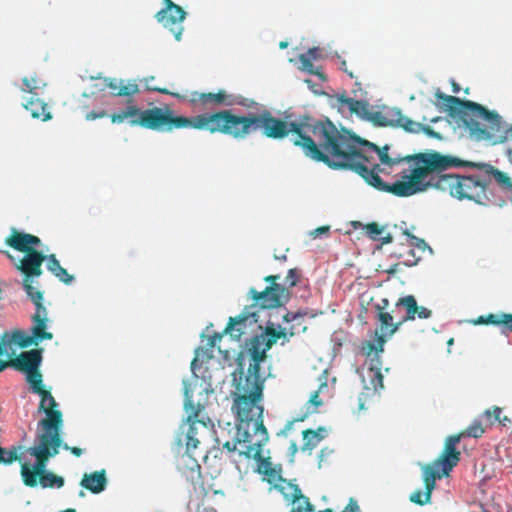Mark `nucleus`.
<instances>
[{
  "instance_id": "c9c22d12",
  "label": "nucleus",
  "mask_w": 512,
  "mask_h": 512,
  "mask_svg": "<svg viewBox=\"0 0 512 512\" xmlns=\"http://www.w3.org/2000/svg\"><path fill=\"white\" fill-rule=\"evenodd\" d=\"M340 102L346 105L353 113L360 114L367 110V103L362 100H356L350 97H342Z\"/></svg>"
},
{
  "instance_id": "2eb2a0df",
  "label": "nucleus",
  "mask_w": 512,
  "mask_h": 512,
  "mask_svg": "<svg viewBox=\"0 0 512 512\" xmlns=\"http://www.w3.org/2000/svg\"><path fill=\"white\" fill-rule=\"evenodd\" d=\"M41 396L39 411L44 412L46 417L39 421L38 427L42 429L40 433H59L63 424L62 412L55 409L57 402L50 391L45 390L39 394Z\"/></svg>"
},
{
  "instance_id": "37998d69",
  "label": "nucleus",
  "mask_w": 512,
  "mask_h": 512,
  "mask_svg": "<svg viewBox=\"0 0 512 512\" xmlns=\"http://www.w3.org/2000/svg\"><path fill=\"white\" fill-rule=\"evenodd\" d=\"M151 80H154L153 76L152 77H146V78H143L141 80V82H143L145 84L146 90L154 91V92H159V93L167 94V95H172V96H175V97H180L178 94L172 93V92H170L166 88H161V87H158V86L150 85V81Z\"/></svg>"
},
{
  "instance_id": "774afa93",
  "label": "nucleus",
  "mask_w": 512,
  "mask_h": 512,
  "mask_svg": "<svg viewBox=\"0 0 512 512\" xmlns=\"http://www.w3.org/2000/svg\"><path fill=\"white\" fill-rule=\"evenodd\" d=\"M274 258H275L276 260H281V261H286V259H287V257H286V255H285V254H283V255H277V254H274Z\"/></svg>"
},
{
  "instance_id": "a878e982",
  "label": "nucleus",
  "mask_w": 512,
  "mask_h": 512,
  "mask_svg": "<svg viewBox=\"0 0 512 512\" xmlns=\"http://www.w3.org/2000/svg\"><path fill=\"white\" fill-rule=\"evenodd\" d=\"M24 108L30 112L34 119L48 121L52 118V114L48 109L47 103L40 98H35V95H32L30 100L24 104Z\"/></svg>"
},
{
  "instance_id": "7c9ffc66",
  "label": "nucleus",
  "mask_w": 512,
  "mask_h": 512,
  "mask_svg": "<svg viewBox=\"0 0 512 512\" xmlns=\"http://www.w3.org/2000/svg\"><path fill=\"white\" fill-rule=\"evenodd\" d=\"M305 313L300 312H287L283 319L287 323H293L288 329L284 328L286 331V335L289 334V336H294L296 333H298L300 330L305 331L306 327L303 325Z\"/></svg>"
},
{
  "instance_id": "e2e57ef3",
  "label": "nucleus",
  "mask_w": 512,
  "mask_h": 512,
  "mask_svg": "<svg viewBox=\"0 0 512 512\" xmlns=\"http://www.w3.org/2000/svg\"><path fill=\"white\" fill-rule=\"evenodd\" d=\"M511 422H512V421H511V419H510V418H508L507 416H502V415H501V419H500V421H499V424H500V425H502V426H504V427H505V426H507L508 424H511Z\"/></svg>"
},
{
  "instance_id": "ddd939ff",
  "label": "nucleus",
  "mask_w": 512,
  "mask_h": 512,
  "mask_svg": "<svg viewBox=\"0 0 512 512\" xmlns=\"http://www.w3.org/2000/svg\"><path fill=\"white\" fill-rule=\"evenodd\" d=\"M184 407L188 413L187 422L189 424L185 435L186 450L195 451L201 439L210 433L214 425L209 417L201 416L203 406L193 403L188 390L185 391Z\"/></svg>"
},
{
  "instance_id": "338daca9",
  "label": "nucleus",
  "mask_w": 512,
  "mask_h": 512,
  "mask_svg": "<svg viewBox=\"0 0 512 512\" xmlns=\"http://www.w3.org/2000/svg\"><path fill=\"white\" fill-rule=\"evenodd\" d=\"M506 156H507L508 160L512 163V148H508L506 150Z\"/></svg>"
},
{
  "instance_id": "aec40b11",
  "label": "nucleus",
  "mask_w": 512,
  "mask_h": 512,
  "mask_svg": "<svg viewBox=\"0 0 512 512\" xmlns=\"http://www.w3.org/2000/svg\"><path fill=\"white\" fill-rule=\"evenodd\" d=\"M461 437L458 434L447 437L444 445V449L440 454L439 458L436 459V465L441 466L442 474H449L450 471L460 461V452L456 446L461 441Z\"/></svg>"
},
{
  "instance_id": "2f4dec72",
  "label": "nucleus",
  "mask_w": 512,
  "mask_h": 512,
  "mask_svg": "<svg viewBox=\"0 0 512 512\" xmlns=\"http://www.w3.org/2000/svg\"><path fill=\"white\" fill-rule=\"evenodd\" d=\"M140 92L139 85L136 80H121V85L116 92H111L115 97H132Z\"/></svg>"
},
{
  "instance_id": "f257e3e1",
  "label": "nucleus",
  "mask_w": 512,
  "mask_h": 512,
  "mask_svg": "<svg viewBox=\"0 0 512 512\" xmlns=\"http://www.w3.org/2000/svg\"><path fill=\"white\" fill-rule=\"evenodd\" d=\"M331 141L327 142L324 163L332 169L351 170L374 188L407 197L435 187L436 176L461 164L458 158L432 151L407 155L402 159L391 158L389 146L376 144L338 130L332 123Z\"/></svg>"
},
{
  "instance_id": "b1692460",
  "label": "nucleus",
  "mask_w": 512,
  "mask_h": 512,
  "mask_svg": "<svg viewBox=\"0 0 512 512\" xmlns=\"http://www.w3.org/2000/svg\"><path fill=\"white\" fill-rule=\"evenodd\" d=\"M80 485L94 494L104 491L107 486L106 471L102 469L92 473H85Z\"/></svg>"
},
{
  "instance_id": "ea45409f",
  "label": "nucleus",
  "mask_w": 512,
  "mask_h": 512,
  "mask_svg": "<svg viewBox=\"0 0 512 512\" xmlns=\"http://www.w3.org/2000/svg\"><path fill=\"white\" fill-rule=\"evenodd\" d=\"M431 494L432 491L425 489V491L423 492L422 490L418 489L411 493L409 499L411 502L415 504L424 505L430 502Z\"/></svg>"
},
{
  "instance_id": "052dcab7",
  "label": "nucleus",
  "mask_w": 512,
  "mask_h": 512,
  "mask_svg": "<svg viewBox=\"0 0 512 512\" xmlns=\"http://www.w3.org/2000/svg\"><path fill=\"white\" fill-rule=\"evenodd\" d=\"M165 7L162 10H171L176 7H180L179 5L175 4L172 0H163Z\"/></svg>"
},
{
  "instance_id": "bb28decb",
  "label": "nucleus",
  "mask_w": 512,
  "mask_h": 512,
  "mask_svg": "<svg viewBox=\"0 0 512 512\" xmlns=\"http://www.w3.org/2000/svg\"><path fill=\"white\" fill-rule=\"evenodd\" d=\"M393 117L390 121L391 125L401 127L406 132L409 133H420L422 128V123L413 121L409 117L402 114L399 109H393L390 112Z\"/></svg>"
},
{
  "instance_id": "393cba45",
  "label": "nucleus",
  "mask_w": 512,
  "mask_h": 512,
  "mask_svg": "<svg viewBox=\"0 0 512 512\" xmlns=\"http://www.w3.org/2000/svg\"><path fill=\"white\" fill-rule=\"evenodd\" d=\"M470 322L474 325H503L505 330L512 331V314L508 313L500 312L481 315Z\"/></svg>"
},
{
  "instance_id": "8fccbe9b",
  "label": "nucleus",
  "mask_w": 512,
  "mask_h": 512,
  "mask_svg": "<svg viewBox=\"0 0 512 512\" xmlns=\"http://www.w3.org/2000/svg\"><path fill=\"white\" fill-rule=\"evenodd\" d=\"M358 510H359V506H358L357 501L354 500L353 498H351L349 500V503L345 507V509L341 512H357Z\"/></svg>"
},
{
  "instance_id": "13d9d810",
  "label": "nucleus",
  "mask_w": 512,
  "mask_h": 512,
  "mask_svg": "<svg viewBox=\"0 0 512 512\" xmlns=\"http://www.w3.org/2000/svg\"><path fill=\"white\" fill-rule=\"evenodd\" d=\"M222 338L221 334L215 333L213 336L209 338V346L214 347L217 343V341H220Z\"/></svg>"
},
{
  "instance_id": "6e6d98bb",
  "label": "nucleus",
  "mask_w": 512,
  "mask_h": 512,
  "mask_svg": "<svg viewBox=\"0 0 512 512\" xmlns=\"http://www.w3.org/2000/svg\"><path fill=\"white\" fill-rule=\"evenodd\" d=\"M329 231V227L328 226H321V227H318L316 228L312 233L311 235L314 236V237H317L319 236L320 234H323V233H326Z\"/></svg>"
},
{
  "instance_id": "49530a36",
  "label": "nucleus",
  "mask_w": 512,
  "mask_h": 512,
  "mask_svg": "<svg viewBox=\"0 0 512 512\" xmlns=\"http://www.w3.org/2000/svg\"><path fill=\"white\" fill-rule=\"evenodd\" d=\"M122 79H116V78H105V86L108 87L111 92H116L119 89V85H121Z\"/></svg>"
},
{
  "instance_id": "5701e85b",
  "label": "nucleus",
  "mask_w": 512,
  "mask_h": 512,
  "mask_svg": "<svg viewBox=\"0 0 512 512\" xmlns=\"http://www.w3.org/2000/svg\"><path fill=\"white\" fill-rule=\"evenodd\" d=\"M42 360L41 350L32 349L20 353L15 359L9 361V366L22 372L35 371Z\"/></svg>"
},
{
  "instance_id": "69168bd1",
  "label": "nucleus",
  "mask_w": 512,
  "mask_h": 512,
  "mask_svg": "<svg viewBox=\"0 0 512 512\" xmlns=\"http://www.w3.org/2000/svg\"><path fill=\"white\" fill-rule=\"evenodd\" d=\"M452 91L454 93H459V91H460V87L455 81L452 82Z\"/></svg>"
},
{
  "instance_id": "423d86ee",
  "label": "nucleus",
  "mask_w": 512,
  "mask_h": 512,
  "mask_svg": "<svg viewBox=\"0 0 512 512\" xmlns=\"http://www.w3.org/2000/svg\"><path fill=\"white\" fill-rule=\"evenodd\" d=\"M113 124H121L129 119L131 126H141L155 131L170 132L174 129L193 128L196 116L185 117L176 115L169 105L141 110L136 105H128L125 109L113 113Z\"/></svg>"
},
{
  "instance_id": "79ce46f5",
  "label": "nucleus",
  "mask_w": 512,
  "mask_h": 512,
  "mask_svg": "<svg viewBox=\"0 0 512 512\" xmlns=\"http://www.w3.org/2000/svg\"><path fill=\"white\" fill-rule=\"evenodd\" d=\"M23 84L25 86L23 91H27L32 95H36L35 90L41 88L44 85L36 76H32L30 78L24 77Z\"/></svg>"
},
{
  "instance_id": "a211bd4d",
  "label": "nucleus",
  "mask_w": 512,
  "mask_h": 512,
  "mask_svg": "<svg viewBox=\"0 0 512 512\" xmlns=\"http://www.w3.org/2000/svg\"><path fill=\"white\" fill-rule=\"evenodd\" d=\"M47 315H48V312H47L46 307L44 306V318H43V328H42L41 336H37V334L35 332V328L38 324V322L35 320V316H36V312H35L32 316V321H33L32 336L26 335L21 330H15L12 333L11 339L9 341H7V343L10 344L11 342H14V343L18 344L21 348H26L33 344L37 345L38 342L42 341V340H51L53 338V334L51 332L46 331L47 322H48Z\"/></svg>"
},
{
  "instance_id": "a19ab883",
  "label": "nucleus",
  "mask_w": 512,
  "mask_h": 512,
  "mask_svg": "<svg viewBox=\"0 0 512 512\" xmlns=\"http://www.w3.org/2000/svg\"><path fill=\"white\" fill-rule=\"evenodd\" d=\"M299 61H300L301 65H302V69L304 71H307V72H309L311 74L319 76L322 79H325V76L323 75L322 72H320L318 70H315L314 65L312 63V60L310 59V57L308 55L300 54L299 55Z\"/></svg>"
},
{
  "instance_id": "09e8293b",
  "label": "nucleus",
  "mask_w": 512,
  "mask_h": 512,
  "mask_svg": "<svg viewBox=\"0 0 512 512\" xmlns=\"http://www.w3.org/2000/svg\"><path fill=\"white\" fill-rule=\"evenodd\" d=\"M421 132L425 133L429 137L441 139V135L433 130L430 126L422 124Z\"/></svg>"
},
{
  "instance_id": "bf43d9fd",
  "label": "nucleus",
  "mask_w": 512,
  "mask_h": 512,
  "mask_svg": "<svg viewBox=\"0 0 512 512\" xmlns=\"http://www.w3.org/2000/svg\"><path fill=\"white\" fill-rule=\"evenodd\" d=\"M388 306H389V301H388V299L384 298V299H382L381 304H377L375 306V308H376L377 312H380V311H384Z\"/></svg>"
},
{
  "instance_id": "20e7f679",
  "label": "nucleus",
  "mask_w": 512,
  "mask_h": 512,
  "mask_svg": "<svg viewBox=\"0 0 512 512\" xmlns=\"http://www.w3.org/2000/svg\"><path fill=\"white\" fill-rule=\"evenodd\" d=\"M435 98L441 101L444 111L462 120L476 141H486L490 145L512 141V125L505 124L496 111L470 100L446 95L440 90L435 92Z\"/></svg>"
},
{
  "instance_id": "603ef678",
  "label": "nucleus",
  "mask_w": 512,
  "mask_h": 512,
  "mask_svg": "<svg viewBox=\"0 0 512 512\" xmlns=\"http://www.w3.org/2000/svg\"><path fill=\"white\" fill-rule=\"evenodd\" d=\"M65 450H69L74 456L80 457L83 453L81 448L78 447H70L68 444L62 445Z\"/></svg>"
},
{
  "instance_id": "6e6552de",
  "label": "nucleus",
  "mask_w": 512,
  "mask_h": 512,
  "mask_svg": "<svg viewBox=\"0 0 512 512\" xmlns=\"http://www.w3.org/2000/svg\"><path fill=\"white\" fill-rule=\"evenodd\" d=\"M46 259V255L39 250L26 253L23 258L16 263V269L22 274V287L28 298L35 305L36 316L38 322L35 332L37 336H41L44 318L43 291L40 288L38 278L43 274L42 264Z\"/></svg>"
},
{
  "instance_id": "7ed1b4c3",
  "label": "nucleus",
  "mask_w": 512,
  "mask_h": 512,
  "mask_svg": "<svg viewBox=\"0 0 512 512\" xmlns=\"http://www.w3.org/2000/svg\"><path fill=\"white\" fill-rule=\"evenodd\" d=\"M459 166H468L479 170L478 173L469 175H459L450 173H440L436 176L435 187L451 196L463 200H471L480 205H490L494 203V186L492 177L504 189L512 191V180L510 177L492 166L489 163L463 162L458 159Z\"/></svg>"
},
{
  "instance_id": "a18cd8bd",
  "label": "nucleus",
  "mask_w": 512,
  "mask_h": 512,
  "mask_svg": "<svg viewBox=\"0 0 512 512\" xmlns=\"http://www.w3.org/2000/svg\"><path fill=\"white\" fill-rule=\"evenodd\" d=\"M55 277H57L61 282L69 285L72 283V281L74 280V277L72 275H70L67 270L65 268H63L61 266L60 269H58V271L55 273L54 275Z\"/></svg>"
},
{
  "instance_id": "4be33fe9",
  "label": "nucleus",
  "mask_w": 512,
  "mask_h": 512,
  "mask_svg": "<svg viewBox=\"0 0 512 512\" xmlns=\"http://www.w3.org/2000/svg\"><path fill=\"white\" fill-rule=\"evenodd\" d=\"M404 308L406 314L401 317L400 323H405L407 321H411L415 319L417 315L420 319L430 318L432 315L431 310L426 307H419L417 305L416 299L413 295H407L405 297L400 298L396 304L395 308L398 310L399 308Z\"/></svg>"
},
{
  "instance_id": "0eeeda50",
  "label": "nucleus",
  "mask_w": 512,
  "mask_h": 512,
  "mask_svg": "<svg viewBox=\"0 0 512 512\" xmlns=\"http://www.w3.org/2000/svg\"><path fill=\"white\" fill-rule=\"evenodd\" d=\"M232 411L235 413L239 424L255 423L263 421L264 408L261 404L264 390V380L255 377L244 376L235 386Z\"/></svg>"
},
{
  "instance_id": "5fc2aeb1",
  "label": "nucleus",
  "mask_w": 512,
  "mask_h": 512,
  "mask_svg": "<svg viewBox=\"0 0 512 512\" xmlns=\"http://www.w3.org/2000/svg\"><path fill=\"white\" fill-rule=\"evenodd\" d=\"M340 69L342 71H344L345 73H347L350 78H355L354 73L352 71L348 70L346 60H341Z\"/></svg>"
},
{
  "instance_id": "72a5a7b5",
  "label": "nucleus",
  "mask_w": 512,
  "mask_h": 512,
  "mask_svg": "<svg viewBox=\"0 0 512 512\" xmlns=\"http://www.w3.org/2000/svg\"><path fill=\"white\" fill-rule=\"evenodd\" d=\"M485 433V428L480 419H475L466 429L458 433L461 438H480Z\"/></svg>"
},
{
  "instance_id": "473e14b6",
  "label": "nucleus",
  "mask_w": 512,
  "mask_h": 512,
  "mask_svg": "<svg viewBox=\"0 0 512 512\" xmlns=\"http://www.w3.org/2000/svg\"><path fill=\"white\" fill-rule=\"evenodd\" d=\"M38 484L42 488H61L64 486V478L51 471H47L38 478Z\"/></svg>"
},
{
  "instance_id": "1a4fd4ad",
  "label": "nucleus",
  "mask_w": 512,
  "mask_h": 512,
  "mask_svg": "<svg viewBox=\"0 0 512 512\" xmlns=\"http://www.w3.org/2000/svg\"><path fill=\"white\" fill-rule=\"evenodd\" d=\"M62 439L59 433H38L35 445L28 448L27 452L35 457L33 465L24 462L21 464V477L27 487H35L38 484V478L46 473L47 463L51 457L59 453Z\"/></svg>"
},
{
  "instance_id": "f8f14e48",
  "label": "nucleus",
  "mask_w": 512,
  "mask_h": 512,
  "mask_svg": "<svg viewBox=\"0 0 512 512\" xmlns=\"http://www.w3.org/2000/svg\"><path fill=\"white\" fill-rule=\"evenodd\" d=\"M268 440V431L263 421L237 426L238 452L247 459H260L262 448Z\"/></svg>"
},
{
  "instance_id": "c85d7f7f",
  "label": "nucleus",
  "mask_w": 512,
  "mask_h": 512,
  "mask_svg": "<svg viewBox=\"0 0 512 512\" xmlns=\"http://www.w3.org/2000/svg\"><path fill=\"white\" fill-rule=\"evenodd\" d=\"M423 481L425 489L433 491L436 485V479H440L442 476H448L449 474H442L441 466L436 465V460L432 464H427L422 467Z\"/></svg>"
},
{
  "instance_id": "412c9836",
  "label": "nucleus",
  "mask_w": 512,
  "mask_h": 512,
  "mask_svg": "<svg viewBox=\"0 0 512 512\" xmlns=\"http://www.w3.org/2000/svg\"><path fill=\"white\" fill-rule=\"evenodd\" d=\"M5 244L24 254L37 250L35 247L41 244V239L35 235L11 229L10 235L5 239Z\"/></svg>"
},
{
  "instance_id": "cd10ccee",
  "label": "nucleus",
  "mask_w": 512,
  "mask_h": 512,
  "mask_svg": "<svg viewBox=\"0 0 512 512\" xmlns=\"http://www.w3.org/2000/svg\"><path fill=\"white\" fill-rule=\"evenodd\" d=\"M254 460L257 462V472L263 474L270 484H275L279 480H282L280 470L273 467L269 457L265 458L260 454V459Z\"/></svg>"
},
{
  "instance_id": "39448f33",
  "label": "nucleus",
  "mask_w": 512,
  "mask_h": 512,
  "mask_svg": "<svg viewBox=\"0 0 512 512\" xmlns=\"http://www.w3.org/2000/svg\"><path fill=\"white\" fill-rule=\"evenodd\" d=\"M299 273L297 269H289L285 278V285L279 283L280 275H268L264 277V281L269 285L263 291H257L250 288L249 295L253 300L250 307H246L238 316L230 317L229 322L224 330L230 333L236 339H240L245 333L244 329L249 325L258 322L256 311H251L258 307L259 309H272L285 305L291 298L290 288L299 282Z\"/></svg>"
},
{
  "instance_id": "864d4df0",
  "label": "nucleus",
  "mask_w": 512,
  "mask_h": 512,
  "mask_svg": "<svg viewBox=\"0 0 512 512\" xmlns=\"http://www.w3.org/2000/svg\"><path fill=\"white\" fill-rule=\"evenodd\" d=\"M224 448L227 449L229 452H232V451H235L237 450L238 451V444H237V438L235 439V441H227L224 445Z\"/></svg>"
},
{
  "instance_id": "c756f323",
  "label": "nucleus",
  "mask_w": 512,
  "mask_h": 512,
  "mask_svg": "<svg viewBox=\"0 0 512 512\" xmlns=\"http://www.w3.org/2000/svg\"><path fill=\"white\" fill-rule=\"evenodd\" d=\"M356 224L362 227L365 235L371 240H379L382 244H389L393 241V237L390 233H387L385 236L381 237L382 233L384 232V227L376 222H371L364 225L357 222Z\"/></svg>"
},
{
  "instance_id": "6ab92c4d",
  "label": "nucleus",
  "mask_w": 512,
  "mask_h": 512,
  "mask_svg": "<svg viewBox=\"0 0 512 512\" xmlns=\"http://www.w3.org/2000/svg\"><path fill=\"white\" fill-rule=\"evenodd\" d=\"M185 17L186 12L182 7H176L171 10H160L155 15L157 21L167 28L177 41L181 40L184 30L182 23Z\"/></svg>"
},
{
  "instance_id": "9b49d317",
  "label": "nucleus",
  "mask_w": 512,
  "mask_h": 512,
  "mask_svg": "<svg viewBox=\"0 0 512 512\" xmlns=\"http://www.w3.org/2000/svg\"><path fill=\"white\" fill-rule=\"evenodd\" d=\"M286 337L285 329L276 330L273 326H267L264 333L253 336L247 343V352L251 362L249 364L247 374L245 376L255 377L257 380H264L260 374V364L266 358V352L280 338Z\"/></svg>"
},
{
  "instance_id": "e433bc0d",
  "label": "nucleus",
  "mask_w": 512,
  "mask_h": 512,
  "mask_svg": "<svg viewBox=\"0 0 512 512\" xmlns=\"http://www.w3.org/2000/svg\"><path fill=\"white\" fill-rule=\"evenodd\" d=\"M303 439H304V449H313L318 443L321 441L322 436L319 432L307 429L303 431Z\"/></svg>"
},
{
  "instance_id": "4c0bfd02",
  "label": "nucleus",
  "mask_w": 512,
  "mask_h": 512,
  "mask_svg": "<svg viewBox=\"0 0 512 512\" xmlns=\"http://www.w3.org/2000/svg\"><path fill=\"white\" fill-rule=\"evenodd\" d=\"M18 448L13 446L11 449L6 450L0 446V463L3 464H12L14 461L18 460Z\"/></svg>"
},
{
  "instance_id": "f704fd0d",
  "label": "nucleus",
  "mask_w": 512,
  "mask_h": 512,
  "mask_svg": "<svg viewBox=\"0 0 512 512\" xmlns=\"http://www.w3.org/2000/svg\"><path fill=\"white\" fill-rule=\"evenodd\" d=\"M27 374V381L31 385V388L33 392L40 394L46 389L43 386L42 382V375L39 372V369H36L35 371L26 372Z\"/></svg>"
},
{
  "instance_id": "9d476101",
  "label": "nucleus",
  "mask_w": 512,
  "mask_h": 512,
  "mask_svg": "<svg viewBox=\"0 0 512 512\" xmlns=\"http://www.w3.org/2000/svg\"><path fill=\"white\" fill-rule=\"evenodd\" d=\"M378 321L380 323L379 330L381 335L378 337L379 347L374 344H368V354L375 350L376 352V364H373L374 360H371L370 366L362 374V382L364 388L367 391L372 390L374 393L383 389V375L381 373V362L379 360L378 353L383 351V344L385 342V336H392L403 323L400 320L397 323H393V316L386 311H380L377 314Z\"/></svg>"
},
{
  "instance_id": "58836bf2",
  "label": "nucleus",
  "mask_w": 512,
  "mask_h": 512,
  "mask_svg": "<svg viewBox=\"0 0 512 512\" xmlns=\"http://www.w3.org/2000/svg\"><path fill=\"white\" fill-rule=\"evenodd\" d=\"M502 415V409L498 406H494L492 409H487L483 412L482 418H484L488 425L499 423Z\"/></svg>"
},
{
  "instance_id": "4468645a",
  "label": "nucleus",
  "mask_w": 512,
  "mask_h": 512,
  "mask_svg": "<svg viewBox=\"0 0 512 512\" xmlns=\"http://www.w3.org/2000/svg\"><path fill=\"white\" fill-rule=\"evenodd\" d=\"M178 471L189 482L196 494L207 496L210 488L206 487L201 475V466L194 456V451H188L180 456L177 462Z\"/></svg>"
},
{
  "instance_id": "f03ea898",
  "label": "nucleus",
  "mask_w": 512,
  "mask_h": 512,
  "mask_svg": "<svg viewBox=\"0 0 512 512\" xmlns=\"http://www.w3.org/2000/svg\"><path fill=\"white\" fill-rule=\"evenodd\" d=\"M194 129L229 135L237 140L245 139L258 129L271 139H283L291 135L290 141L300 147L306 157L324 163L328 160L326 150L327 142L331 141L332 122L316 120L307 115L301 116L297 121L288 122L274 117L268 110L247 115L220 110L196 115Z\"/></svg>"
},
{
  "instance_id": "dca6fc26",
  "label": "nucleus",
  "mask_w": 512,
  "mask_h": 512,
  "mask_svg": "<svg viewBox=\"0 0 512 512\" xmlns=\"http://www.w3.org/2000/svg\"><path fill=\"white\" fill-rule=\"evenodd\" d=\"M403 233L406 236V240L401 243V248L399 251H395L394 255L406 266L417 265L421 259V255L418 252H425L428 245L423 239L412 235L408 230H405Z\"/></svg>"
},
{
  "instance_id": "4d7b16f0",
  "label": "nucleus",
  "mask_w": 512,
  "mask_h": 512,
  "mask_svg": "<svg viewBox=\"0 0 512 512\" xmlns=\"http://www.w3.org/2000/svg\"><path fill=\"white\" fill-rule=\"evenodd\" d=\"M305 55H308L310 57V59H317L318 56H319V49L314 47V48H310L307 53H305Z\"/></svg>"
},
{
  "instance_id": "de8ad7c7",
  "label": "nucleus",
  "mask_w": 512,
  "mask_h": 512,
  "mask_svg": "<svg viewBox=\"0 0 512 512\" xmlns=\"http://www.w3.org/2000/svg\"><path fill=\"white\" fill-rule=\"evenodd\" d=\"M105 116H107V113L105 110H101V111H90L86 114L85 116V119L87 121H93V120H96V119H100V118H104Z\"/></svg>"
},
{
  "instance_id": "3c124183",
  "label": "nucleus",
  "mask_w": 512,
  "mask_h": 512,
  "mask_svg": "<svg viewBox=\"0 0 512 512\" xmlns=\"http://www.w3.org/2000/svg\"><path fill=\"white\" fill-rule=\"evenodd\" d=\"M309 403L313 404L315 407H319L320 405H322V401L319 397V391H315L314 393L311 394L309 398Z\"/></svg>"
},
{
  "instance_id": "f3484780",
  "label": "nucleus",
  "mask_w": 512,
  "mask_h": 512,
  "mask_svg": "<svg viewBox=\"0 0 512 512\" xmlns=\"http://www.w3.org/2000/svg\"><path fill=\"white\" fill-rule=\"evenodd\" d=\"M190 102L201 109H210L219 106H233L236 104L244 105L242 101H237L233 95L228 94L225 90H219L215 93L192 92Z\"/></svg>"
},
{
  "instance_id": "0e129e2a",
  "label": "nucleus",
  "mask_w": 512,
  "mask_h": 512,
  "mask_svg": "<svg viewBox=\"0 0 512 512\" xmlns=\"http://www.w3.org/2000/svg\"><path fill=\"white\" fill-rule=\"evenodd\" d=\"M291 512H305V505L303 504H298L297 507H294Z\"/></svg>"
},
{
  "instance_id": "c03bdc74",
  "label": "nucleus",
  "mask_w": 512,
  "mask_h": 512,
  "mask_svg": "<svg viewBox=\"0 0 512 512\" xmlns=\"http://www.w3.org/2000/svg\"><path fill=\"white\" fill-rule=\"evenodd\" d=\"M45 260H47V269L53 275H55V273L58 271V269L61 268L60 262L58 261V259L56 258V256L54 254L46 256Z\"/></svg>"
},
{
  "instance_id": "680f3d73",
  "label": "nucleus",
  "mask_w": 512,
  "mask_h": 512,
  "mask_svg": "<svg viewBox=\"0 0 512 512\" xmlns=\"http://www.w3.org/2000/svg\"><path fill=\"white\" fill-rule=\"evenodd\" d=\"M5 352L3 346L0 344V356L3 355ZM9 366V361L8 362H4V361H0V372L3 371L6 367Z\"/></svg>"
}]
</instances>
